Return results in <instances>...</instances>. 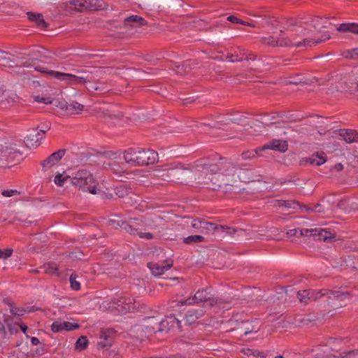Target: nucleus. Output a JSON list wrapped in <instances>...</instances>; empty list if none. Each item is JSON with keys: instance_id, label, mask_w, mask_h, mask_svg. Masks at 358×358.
<instances>
[{"instance_id": "obj_8", "label": "nucleus", "mask_w": 358, "mask_h": 358, "mask_svg": "<svg viewBox=\"0 0 358 358\" xmlns=\"http://www.w3.org/2000/svg\"><path fill=\"white\" fill-rule=\"evenodd\" d=\"M109 304L110 308L115 309L121 314L131 312L136 308L134 300L127 294L113 298Z\"/></svg>"}, {"instance_id": "obj_27", "label": "nucleus", "mask_w": 358, "mask_h": 358, "mask_svg": "<svg viewBox=\"0 0 358 358\" xmlns=\"http://www.w3.org/2000/svg\"><path fill=\"white\" fill-rule=\"evenodd\" d=\"M41 268L44 270V273L45 274L57 276L61 275L58 266L55 262H50L45 263L41 267Z\"/></svg>"}, {"instance_id": "obj_18", "label": "nucleus", "mask_w": 358, "mask_h": 358, "mask_svg": "<svg viewBox=\"0 0 358 358\" xmlns=\"http://www.w3.org/2000/svg\"><path fill=\"white\" fill-rule=\"evenodd\" d=\"M29 20L35 22L36 27L42 30H47L48 24L45 21L41 13L28 12L27 13Z\"/></svg>"}, {"instance_id": "obj_35", "label": "nucleus", "mask_w": 358, "mask_h": 358, "mask_svg": "<svg viewBox=\"0 0 358 358\" xmlns=\"http://www.w3.org/2000/svg\"><path fill=\"white\" fill-rule=\"evenodd\" d=\"M108 331L109 330L107 329H102L101 331L100 338L103 341H100L99 345L102 348L112 345L111 341L108 340Z\"/></svg>"}, {"instance_id": "obj_50", "label": "nucleus", "mask_w": 358, "mask_h": 358, "mask_svg": "<svg viewBox=\"0 0 358 358\" xmlns=\"http://www.w3.org/2000/svg\"><path fill=\"white\" fill-rule=\"evenodd\" d=\"M257 59V55H255L254 52H248L246 50V54L244 57V60L247 62L250 61H255Z\"/></svg>"}, {"instance_id": "obj_47", "label": "nucleus", "mask_w": 358, "mask_h": 358, "mask_svg": "<svg viewBox=\"0 0 358 358\" xmlns=\"http://www.w3.org/2000/svg\"><path fill=\"white\" fill-rule=\"evenodd\" d=\"M34 69L36 71L41 72L45 75L50 76V77H52V78H55V74H52L51 73L57 72L56 71L49 70L47 68L39 66V65L34 66Z\"/></svg>"}, {"instance_id": "obj_42", "label": "nucleus", "mask_w": 358, "mask_h": 358, "mask_svg": "<svg viewBox=\"0 0 358 358\" xmlns=\"http://www.w3.org/2000/svg\"><path fill=\"white\" fill-rule=\"evenodd\" d=\"M69 178H71L69 176H64L63 174L57 173L54 178L55 183L59 186L62 187L64 185V182L66 181Z\"/></svg>"}, {"instance_id": "obj_31", "label": "nucleus", "mask_w": 358, "mask_h": 358, "mask_svg": "<svg viewBox=\"0 0 358 358\" xmlns=\"http://www.w3.org/2000/svg\"><path fill=\"white\" fill-rule=\"evenodd\" d=\"M84 109V106L77 101H72L67 103L66 105V110L71 114H79Z\"/></svg>"}, {"instance_id": "obj_30", "label": "nucleus", "mask_w": 358, "mask_h": 358, "mask_svg": "<svg viewBox=\"0 0 358 358\" xmlns=\"http://www.w3.org/2000/svg\"><path fill=\"white\" fill-rule=\"evenodd\" d=\"M192 64V60L185 61L182 64L176 65L175 71L177 74L185 76L190 71Z\"/></svg>"}, {"instance_id": "obj_12", "label": "nucleus", "mask_w": 358, "mask_h": 358, "mask_svg": "<svg viewBox=\"0 0 358 358\" xmlns=\"http://www.w3.org/2000/svg\"><path fill=\"white\" fill-rule=\"evenodd\" d=\"M173 265V262L171 259H166L163 263H157L150 262L147 264L148 268L151 271L154 275L159 276L165 273L167 270L170 269Z\"/></svg>"}, {"instance_id": "obj_63", "label": "nucleus", "mask_w": 358, "mask_h": 358, "mask_svg": "<svg viewBox=\"0 0 358 358\" xmlns=\"http://www.w3.org/2000/svg\"><path fill=\"white\" fill-rule=\"evenodd\" d=\"M31 343L33 345H38L40 343L39 339L36 337L31 338Z\"/></svg>"}, {"instance_id": "obj_22", "label": "nucleus", "mask_w": 358, "mask_h": 358, "mask_svg": "<svg viewBox=\"0 0 358 358\" xmlns=\"http://www.w3.org/2000/svg\"><path fill=\"white\" fill-rule=\"evenodd\" d=\"M263 149H270L280 152H285L287 149V144L286 143V141L274 139L271 142L264 145Z\"/></svg>"}, {"instance_id": "obj_5", "label": "nucleus", "mask_w": 358, "mask_h": 358, "mask_svg": "<svg viewBox=\"0 0 358 358\" xmlns=\"http://www.w3.org/2000/svg\"><path fill=\"white\" fill-rule=\"evenodd\" d=\"M330 38L331 36L329 32L322 34L321 37L318 38H305L301 41H294L290 38L277 40L273 36H270L267 38V43L272 46L312 47L319 43H324L330 39Z\"/></svg>"}, {"instance_id": "obj_26", "label": "nucleus", "mask_w": 358, "mask_h": 358, "mask_svg": "<svg viewBox=\"0 0 358 358\" xmlns=\"http://www.w3.org/2000/svg\"><path fill=\"white\" fill-rule=\"evenodd\" d=\"M252 171L249 169H244L239 166L237 173L236 182L240 181L242 182H249L252 180Z\"/></svg>"}, {"instance_id": "obj_9", "label": "nucleus", "mask_w": 358, "mask_h": 358, "mask_svg": "<svg viewBox=\"0 0 358 358\" xmlns=\"http://www.w3.org/2000/svg\"><path fill=\"white\" fill-rule=\"evenodd\" d=\"M313 293L310 294L311 301H316L322 296H328L329 299H335L337 300H343L349 295L348 292H343L340 291H333L328 289H309Z\"/></svg>"}, {"instance_id": "obj_25", "label": "nucleus", "mask_w": 358, "mask_h": 358, "mask_svg": "<svg viewBox=\"0 0 358 358\" xmlns=\"http://www.w3.org/2000/svg\"><path fill=\"white\" fill-rule=\"evenodd\" d=\"M178 320L173 316H167L164 320H162L160 323V331H169L171 328H173L178 324Z\"/></svg>"}, {"instance_id": "obj_62", "label": "nucleus", "mask_w": 358, "mask_h": 358, "mask_svg": "<svg viewBox=\"0 0 358 358\" xmlns=\"http://www.w3.org/2000/svg\"><path fill=\"white\" fill-rule=\"evenodd\" d=\"M1 334L6 335V331L3 323L0 320V335Z\"/></svg>"}, {"instance_id": "obj_29", "label": "nucleus", "mask_w": 358, "mask_h": 358, "mask_svg": "<svg viewBox=\"0 0 358 358\" xmlns=\"http://www.w3.org/2000/svg\"><path fill=\"white\" fill-rule=\"evenodd\" d=\"M302 162L310 165L320 166L325 163L326 158L317 154L313 155L309 157L303 158Z\"/></svg>"}, {"instance_id": "obj_23", "label": "nucleus", "mask_w": 358, "mask_h": 358, "mask_svg": "<svg viewBox=\"0 0 358 358\" xmlns=\"http://www.w3.org/2000/svg\"><path fill=\"white\" fill-rule=\"evenodd\" d=\"M115 195L120 199L131 198L134 194L132 189L125 185H119L114 189Z\"/></svg>"}, {"instance_id": "obj_40", "label": "nucleus", "mask_w": 358, "mask_h": 358, "mask_svg": "<svg viewBox=\"0 0 358 358\" xmlns=\"http://www.w3.org/2000/svg\"><path fill=\"white\" fill-rule=\"evenodd\" d=\"M205 238L201 235H191L184 238L183 243L185 244H192L193 243L204 242Z\"/></svg>"}, {"instance_id": "obj_38", "label": "nucleus", "mask_w": 358, "mask_h": 358, "mask_svg": "<svg viewBox=\"0 0 358 358\" xmlns=\"http://www.w3.org/2000/svg\"><path fill=\"white\" fill-rule=\"evenodd\" d=\"M313 293L308 289L301 290L297 292V297L301 303L306 304L310 301V294Z\"/></svg>"}, {"instance_id": "obj_45", "label": "nucleus", "mask_w": 358, "mask_h": 358, "mask_svg": "<svg viewBox=\"0 0 358 358\" xmlns=\"http://www.w3.org/2000/svg\"><path fill=\"white\" fill-rule=\"evenodd\" d=\"M317 229H299V236H316Z\"/></svg>"}, {"instance_id": "obj_37", "label": "nucleus", "mask_w": 358, "mask_h": 358, "mask_svg": "<svg viewBox=\"0 0 358 358\" xmlns=\"http://www.w3.org/2000/svg\"><path fill=\"white\" fill-rule=\"evenodd\" d=\"M277 203L279 207H285L288 208H295L296 206H301L300 203L295 200H278Z\"/></svg>"}, {"instance_id": "obj_20", "label": "nucleus", "mask_w": 358, "mask_h": 358, "mask_svg": "<svg viewBox=\"0 0 358 358\" xmlns=\"http://www.w3.org/2000/svg\"><path fill=\"white\" fill-rule=\"evenodd\" d=\"M24 138L27 146L38 147L44 138L43 137V134H41L40 131L34 130L33 132L30 133Z\"/></svg>"}, {"instance_id": "obj_49", "label": "nucleus", "mask_w": 358, "mask_h": 358, "mask_svg": "<svg viewBox=\"0 0 358 358\" xmlns=\"http://www.w3.org/2000/svg\"><path fill=\"white\" fill-rule=\"evenodd\" d=\"M13 250L11 248H7L4 250H1L0 252V259H8L13 255Z\"/></svg>"}, {"instance_id": "obj_17", "label": "nucleus", "mask_w": 358, "mask_h": 358, "mask_svg": "<svg viewBox=\"0 0 358 358\" xmlns=\"http://www.w3.org/2000/svg\"><path fill=\"white\" fill-rule=\"evenodd\" d=\"M147 24V21L143 17L136 15H131L124 20V27L136 28Z\"/></svg>"}, {"instance_id": "obj_44", "label": "nucleus", "mask_w": 358, "mask_h": 358, "mask_svg": "<svg viewBox=\"0 0 358 358\" xmlns=\"http://www.w3.org/2000/svg\"><path fill=\"white\" fill-rule=\"evenodd\" d=\"M331 232L327 231L324 229H317V235L316 236L319 237V239L326 241L328 238H331Z\"/></svg>"}, {"instance_id": "obj_54", "label": "nucleus", "mask_w": 358, "mask_h": 358, "mask_svg": "<svg viewBox=\"0 0 358 358\" xmlns=\"http://www.w3.org/2000/svg\"><path fill=\"white\" fill-rule=\"evenodd\" d=\"M348 52L350 55L351 59H355L358 58V48H355L348 50Z\"/></svg>"}, {"instance_id": "obj_15", "label": "nucleus", "mask_w": 358, "mask_h": 358, "mask_svg": "<svg viewBox=\"0 0 358 358\" xmlns=\"http://www.w3.org/2000/svg\"><path fill=\"white\" fill-rule=\"evenodd\" d=\"M165 172L162 174L163 180L168 182H180V176L182 173V171L176 167H171L164 171Z\"/></svg>"}, {"instance_id": "obj_19", "label": "nucleus", "mask_w": 358, "mask_h": 358, "mask_svg": "<svg viewBox=\"0 0 358 358\" xmlns=\"http://www.w3.org/2000/svg\"><path fill=\"white\" fill-rule=\"evenodd\" d=\"M246 54V50L237 47L227 52L226 58L230 62H238L244 60Z\"/></svg>"}, {"instance_id": "obj_24", "label": "nucleus", "mask_w": 358, "mask_h": 358, "mask_svg": "<svg viewBox=\"0 0 358 358\" xmlns=\"http://www.w3.org/2000/svg\"><path fill=\"white\" fill-rule=\"evenodd\" d=\"M85 6L91 10H105L108 7V5L103 0L86 1Z\"/></svg>"}, {"instance_id": "obj_33", "label": "nucleus", "mask_w": 358, "mask_h": 358, "mask_svg": "<svg viewBox=\"0 0 358 358\" xmlns=\"http://www.w3.org/2000/svg\"><path fill=\"white\" fill-rule=\"evenodd\" d=\"M343 137L349 143L358 142V132L356 130H346L343 134Z\"/></svg>"}, {"instance_id": "obj_4", "label": "nucleus", "mask_w": 358, "mask_h": 358, "mask_svg": "<svg viewBox=\"0 0 358 358\" xmlns=\"http://www.w3.org/2000/svg\"><path fill=\"white\" fill-rule=\"evenodd\" d=\"M210 287L199 289L193 297H189L185 301H181L182 305H192L200 303H207L208 306L213 307L215 305L221 306L224 303H230L229 300H224L219 297H215L211 294Z\"/></svg>"}, {"instance_id": "obj_41", "label": "nucleus", "mask_w": 358, "mask_h": 358, "mask_svg": "<svg viewBox=\"0 0 358 358\" xmlns=\"http://www.w3.org/2000/svg\"><path fill=\"white\" fill-rule=\"evenodd\" d=\"M77 277V275L73 273L70 275L69 278L71 288L76 291L80 289V283L76 280Z\"/></svg>"}, {"instance_id": "obj_57", "label": "nucleus", "mask_w": 358, "mask_h": 358, "mask_svg": "<svg viewBox=\"0 0 358 358\" xmlns=\"http://www.w3.org/2000/svg\"><path fill=\"white\" fill-rule=\"evenodd\" d=\"M83 256V253L81 252H78V255H77V252H71L69 255V257L70 258H72V259L76 258V259H81Z\"/></svg>"}, {"instance_id": "obj_36", "label": "nucleus", "mask_w": 358, "mask_h": 358, "mask_svg": "<svg viewBox=\"0 0 358 358\" xmlns=\"http://www.w3.org/2000/svg\"><path fill=\"white\" fill-rule=\"evenodd\" d=\"M301 209H305L306 211L315 212V213H324V208L320 203H315L312 206L303 205L300 206Z\"/></svg>"}, {"instance_id": "obj_64", "label": "nucleus", "mask_w": 358, "mask_h": 358, "mask_svg": "<svg viewBox=\"0 0 358 358\" xmlns=\"http://www.w3.org/2000/svg\"><path fill=\"white\" fill-rule=\"evenodd\" d=\"M20 328L21 329V331L24 333V334H26L27 329H28V327L24 324V323H21L20 324Z\"/></svg>"}, {"instance_id": "obj_3", "label": "nucleus", "mask_w": 358, "mask_h": 358, "mask_svg": "<svg viewBox=\"0 0 358 358\" xmlns=\"http://www.w3.org/2000/svg\"><path fill=\"white\" fill-rule=\"evenodd\" d=\"M73 185L78 187L84 192L92 194H99L101 190L98 188L99 184L93 175L86 169H79L71 178Z\"/></svg>"}, {"instance_id": "obj_13", "label": "nucleus", "mask_w": 358, "mask_h": 358, "mask_svg": "<svg viewBox=\"0 0 358 358\" xmlns=\"http://www.w3.org/2000/svg\"><path fill=\"white\" fill-rule=\"evenodd\" d=\"M80 324L76 322H70L58 320L51 324V330L54 333H59L62 331H71L79 329Z\"/></svg>"}, {"instance_id": "obj_6", "label": "nucleus", "mask_w": 358, "mask_h": 358, "mask_svg": "<svg viewBox=\"0 0 358 358\" xmlns=\"http://www.w3.org/2000/svg\"><path fill=\"white\" fill-rule=\"evenodd\" d=\"M220 160H223L222 172L218 175L221 180L219 182H213V187H212L213 189L226 186L231 182H236L239 165L232 163L227 158H222Z\"/></svg>"}, {"instance_id": "obj_16", "label": "nucleus", "mask_w": 358, "mask_h": 358, "mask_svg": "<svg viewBox=\"0 0 358 358\" xmlns=\"http://www.w3.org/2000/svg\"><path fill=\"white\" fill-rule=\"evenodd\" d=\"M226 231L227 234H232L236 231L235 229L225 225L217 224L206 220L205 227V233L207 234H214L216 231Z\"/></svg>"}, {"instance_id": "obj_21", "label": "nucleus", "mask_w": 358, "mask_h": 358, "mask_svg": "<svg viewBox=\"0 0 358 358\" xmlns=\"http://www.w3.org/2000/svg\"><path fill=\"white\" fill-rule=\"evenodd\" d=\"M256 320H251V321L245 320V321L241 322L239 324L238 327L236 328V329L240 330V331H241L240 336H246L248 334H250L252 332H257L258 329L252 324L253 322H257Z\"/></svg>"}, {"instance_id": "obj_55", "label": "nucleus", "mask_w": 358, "mask_h": 358, "mask_svg": "<svg viewBox=\"0 0 358 358\" xmlns=\"http://www.w3.org/2000/svg\"><path fill=\"white\" fill-rule=\"evenodd\" d=\"M242 352L250 357V356H254V357H256V350H253V349H250V348H243L242 350Z\"/></svg>"}, {"instance_id": "obj_59", "label": "nucleus", "mask_w": 358, "mask_h": 358, "mask_svg": "<svg viewBox=\"0 0 358 358\" xmlns=\"http://www.w3.org/2000/svg\"><path fill=\"white\" fill-rule=\"evenodd\" d=\"M3 60L5 62L3 64V66H13V64H14V62L12 61L10 58H3Z\"/></svg>"}, {"instance_id": "obj_51", "label": "nucleus", "mask_w": 358, "mask_h": 358, "mask_svg": "<svg viewBox=\"0 0 358 358\" xmlns=\"http://www.w3.org/2000/svg\"><path fill=\"white\" fill-rule=\"evenodd\" d=\"M141 238H144L147 240H151L154 238V236L152 233L150 232H142L140 231L137 234Z\"/></svg>"}, {"instance_id": "obj_10", "label": "nucleus", "mask_w": 358, "mask_h": 358, "mask_svg": "<svg viewBox=\"0 0 358 358\" xmlns=\"http://www.w3.org/2000/svg\"><path fill=\"white\" fill-rule=\"evenodd\" d=\"M52 73L55 74V78L60 81H65L69 85H85L87 82L85 78L71 73L62 72H53Z\"/></svg>"}, {"instance_id": "obj_43", "label": "nucleus", "mask_w": 358, "mask_h": 358, "mask_svg": "<svg viewBox=\"0 0 358 358\" xmlns=\"http://www.w3.org/2000/svg\"><path fill=\"white\" fill-rule=\"evenodd\" d=\"M10 312L13 315L22 316L26 313V310L24 308L15 306L13 304H10Z\"/></svg>"}, {"instance_id": "obj_52", "label": "nucleus", "mask_w": 358, "mask_h": 358, "mask_svg": "<svg viewBox=\"0 0 358 358\" xmlns=\"http://www.w3.org/2000/svg\"><path fill=\"white\" fill-rule=\"evenodd\" d=\"M227 19L228 21H229V22H232L234 24H245L242 20L238 18L237 17H236L234 15H229V16L227 17Z\"/></svg>"}, {"instance_id": "obj_60", "label": "nucleus", "mask_w": 358, "mask_h": 358, "mask_svg": "<svg viewBox=\"0 0 358 358\" xmlns=\"http://www.w3.org/2000/svg\"><path fill=\"white\" fill-rule=\"evenodd\" d=\"M264 116H270V120H275L276 117H279V114L278 113H272L271 114H268V113H264Z\"/></svg>"}, {"instance_id": "obj_14", "label": "nucleus", "mask_w": 358, "mask_h": 358, "mask_svg": "<svg viewBox=\"0 0 358 358\" xmlns=\"http://www.w3.org/2000/svg\"><path fill=\"white\" fill-rule=\"evenodd\" d=\"M246 117L240 115L237 112H234L230 114L221 115L217 117V122H223L225 124L229 123H234L237 124H242Z\"/></svg>"}, {"instance_id": "obj_39", "label": "nucleus", "mask_w": 358, "mask_h": 358, "mask_svg": "<svg viewBox=\"0 0 358 358\" xmlns=\"http://www.w3.org/2000/svg\"><path fill=\"white\" fill-rule=\"evenodd\" d=\"M88 344L89 341L87 336H81L76 341L75 347L78 350H83L87 348Z\"/></svg>"}, {"instance_id": "obj_34", "label": "nucleus", "mask_w": 358, "mask_h": 358, "mask_svg": "<svg viewBox=\"0 0 358 358\" xmlns=\"http://www.w3.org/2000/svg\"><path fill=\"white\" fill-rule=\"evenodd\" d=\"M201 316V310L195 309L189 310L185 315L186 320L189 322H194L195 320L199 318Z\"/></svg>"}, {"instance_id": "obj_28", "label": "nucleus", "mask_w": 358, "mask_h": 358, "mask_svg": "<svg viewBox=\"0 0 358 358\" xmlns=\"http://www.w3.org/2000/svg\"><path fill=\"white\" fill-rule=\"evenodd\" d=\"M340 32H351L358 35V23L346 22L341 23L336 29Z\"/></svg>"}, {"instance_id": "obj_58", "label": "nucleus", "mask_w": 358, "mask_h": 358, "mask_svg": "<svg viewBox=\"0 0 358 358\" xmlns=\"http://www.w3.org/2000/svg\"><path fill=\"white\" fill-rule=\"evenodd\" d=\"M288 234H290L291 236H299V229H290L289 232H287Z\"/></svg>"}, {"instance_id": "obj_7", "label": "nucleus", "mask_w": 358, "mask_h": 358, "mask_svg": "<svg viewBox=\"0 0 358 358\" xmlns=\"http://www.w3.org/2000/svg\"><path fill=\"white\" fill-rule=\"evenodd\" d=\"M114 225L119 226L122 229L126 232L136 235L145 227H149L151 229H157V225H152L150 223H147L144 220V217L141 216L139 217L130 218L128 221H124L122 219L110 220V221Z\"/></svg>"}, {"instance_id": "obj_53", "label": "nucleus", "mask_w": 358, "mask_h": 358, "mask_svg": "<svg viewBox=\"0 0 358 358\" xmlns=\"http://www.w3.org/2000/svg\"><path fill=\"white\" fill-rule=\"evenodd\" d=\"M144 220H145V222L147 223H150L152 225H157V228L158 224H155V222L157 220H162V217L159 215H155L153 217L147 218V219L144 218Z\"/></svg>"}, {"instance_id": "obj_48", "label": "nucleus", "mask_w": 358, "mask_h": 358, "mask_svg": "<svg viewBox=\"0 0 358 358\" xmlns=\"http://www.w3.org/2000/svg\"><path fill=\"white\" fill-rule=\"evenodd\" d=\"M1 194L5 197H10L14 195H19L20 192L17 189H4L2 191Z\"/></svg>"}, {"instance_id": "obj_61", "label": "nucleus", "mask_w": 358, "mask_h": 358, "mask_svg": "<svg viewBox=\"0 0 358 358\" xmlns=\"http://www.w3.org/2000/svg\"><path fill=\"white\" fill-rule=\"evenodd\" d=\"M22 64H23V66H24L26 67L34 66V60H31V61L27 60V61H25L24 62H23Z\"/></svg>"}, {"instance_id": "obj_11", "label": "nucleus", "mask_w": 358, "mask_h": 358, "mask_svg": "<svg viewBox=\"0 0 358 358\" xmlns=\"http://www.w3.org/2000/svg\"><path fill=\"white\" fill-rule=\"evenodd\" d=\"M66 152L65 149H60L49 155L41 163L42 171L45 172L47 170L56 165L65 155Z\"/></svg>"}, {"instance_id": "obj_2", "label": "nucleus", "mask_w": 358, "mask_h": 358, "mask_svg": "<svg viewBox=\"0 0 358 358\" xmlns=\"http://www.w3.org/2000/svg\"><path fill=\"white\" fill-rule=\"evenodd\" d=\"M217 153L215 152L208 156L206 158L199 159L194 162V167L197 171L201 173V176L205 175L208 177V180H203L205 184H209V182H219L218 175L222 172L223 160Z\"/></svg>"}, {"instance_id": "obj_32", "label": "nucleus", "mask_w": 358, "mask_h": 358, "mask_svg": "<svg viewBox=\"0 0 358 358\" xmlns=\"http://www.w3.org/2000/svg\"><path fill=\"white\" fill-rule=\"evenodd\" d=\"M206 220L201 217H196L192 220L191 226L201 233H205Z\"/></svg>"}, {"instance_id": "obj_1", "label": "nucleus", "mask_w": 358, "mask_h": 358, "mask_svg": "<svg viewBox=\"0 0 358 358\" xmlns=\"http://www.w3.org/2000/svg\"><path fill=\"white\" fill-rule=\"evenodd\" d=\"M125 162L133 166H147L159 161L158 152L152 149L131 147L124 151Z\"/></svg>"}, {"instance_id": "obj_56", "label": "nucleus", "mask_w": 358, "mask_h": 358, "mask_svg": "<svg viewBox=\"0 0 358 358\" xmlns=\"http://www.w3.org/2000/svg\"><path fill=\"white\" fill-rule=\"evenodd\" d=\"M50 129V124H45L41 127V129H39L38 131L41 132V134H43V137L44 138L45 134Z\"/></svg>"}, {"instance_id": "obj_46", "label": "nucleus", "mask_w": 358, "mask_h": 358, "mask_svg": "<svg viewBox=\"0 0 358 358\" xmlns=\"http://www.w3.org/2000/svg\"><path fill=\"white\" fill-rule=\"evenodd\" d=\"M34 100L38 103H42L45 104H50L52 102V99L51 97H43L40 95H34Z\"/></svg>"}]
</instances>
